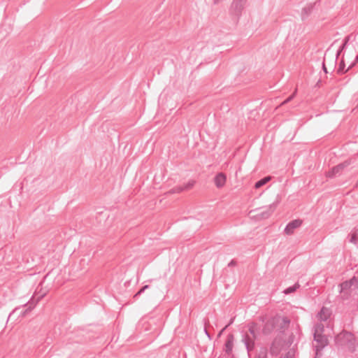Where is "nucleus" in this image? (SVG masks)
<instances>
[{
    "label": "nucleus",
    "mask_w": 358,
    "mask_h": 358,
    "mask_svg": "<svg viewBox=\"0 0 358 358\" xmlns=\"http://www.w3.org/2000/svg\"><path fill=\"white\" fill-rule=\"evenodd\" d=\"M44 294H42L35 300L34 297L32 296V298L30 299V301L24 304V307L26 308L24 310H22L20 313V315L22 317H24L28 313L31 312V310L34 308L36 304L38 302V301L43 297Z\"/></svg>",
    "instance_id": "nucleus-9"
},
{
    "label": "nucleus",
    "mask_w": 358,
    "mask_h": 358,
    "mask_svg": "<svg viewBox=\"0 0 358 358\" xmlns=\"http://www.w3.org/2000/svg\"><path fill=\"white\" fill-rule=\"evenodd\" d=\"M234 318H231V319L230 320L229 322L228 323V324H227L226 326H227V327H228L229 326H230L231 324H233V322H234Z\"/></svg>",
    "instance_id": "nucleus-33"
},
{
    "label": "nucleus",
    "mask_w": 358,
    "mask_h": 358,
    "mask_svg": "<svg viewBox=\"0 0 358 358\" xmlns=\"http://www.w3.org/2000/svg\"><path fill=\"white\" fill-rule=\"evenodd\" d=\"M350 242L356 244L357 243V236L355 234H353L350 239Z\"/></svg>",
    "instance_id": "nucleus-29"
},
{
    "label": "nucleus",
    "mask_w": 358,
    "mask_h": 358,
    "mask_svg": "<svg viewBox=\"0 0 358 358\" xmlns=\"http://www.w3.org/2000/svg\"><path fill=\"white\" fill-rule=\"evenodd\" d=\"M204 331H205L206 335V336H207L210 339H211V336H210V334L208 333V331L206 329H204Z\"/></svg>",
    "instance_id": "nucleus-34"
},
{
    "label": "nucleus",
    "mask_w": 358,
    "mask_h": 358,
    "mask_svg": "<svg viewBox=\"0 0 358 358\" xmlns=\"http://www.w3.org/2000/svg\"><path fill=\"white\" fill-rule=\"evenodd\" d=\"M234 341H235V338H234V334H229L227 336V338H226V341H225V343L224 345L223 350L225 352V354L227 355L228 356L234 357L233 348H234Z\"/></svg>",
    "instance_id": "nucleus-6"
},
{
    "label": "nucleus",
    "mask_w": 358,
    "mask_h": 358,
    "mask_svg": "<svg viewBox=\"0 0 358 358\" xmlns=\"http://www.w3.org/2000/svg\"><path fill=\"white\" fill-rule=\"evenodd\" d=\"M324 331L325 327L322 322L315 324L312 329L313 334H325Z\"/></svg>",
    "instance_id": "nucleus-16"
},
{
    "label": "nucleus",
    "mask_w": 358,
    "mask_h": 358,
    "mask_svg": "<svg viewBox=\"0 0 358 358\" xmlns=\"http://www.w3.org/2000/svg\"><path fill=\"white\" fill-rule=\"evenodd\" d=\"M338 336L342 339H345L348 342H351L354 340V335L346 331H343Z\"/></svg>",
    "instance_id": "nucleus-18"
},
{
    "label": "nucleus",
    "mask_w": 358,
    "mask_h": 358,
    "mask_svg": "<svg viewBox=\"0 0 358 358\" xmlns=\"http://www.w3.org/2000/svg\"><path fill=\"white\" fill-rule=\"evenodd\" d=\"M349 39H350V36H348L347 37L345 38L343 44L340 46L339 49L338 50V51L336 52V59H337L338 57L340 55V54L342 52V51L345 48V47L349 41Z\"/></svg>",
    "instance_id": "nucleus-22"
},
{
    "label": "nucleus",
    "mask_w": 358,
    "mask_h": 358,
    "mask_svg": "<svg viewBox=\"0 0 358 358\" xmlns=\"http://www.w3.org/2000/svg\"><path fill=\"white\" fill-rule=\"evenodd\" d=\"M271 178V176H266V177L259 180L258 181H257L255 182V187L256 189L260 188L261 187L266 185L268 181H270Z\"/></svg>",
    "instance_id": "nucleus-19"
},
{
    "label": "nucleus",
    "mask_w": 358,
    "mask_h": 358,
    "mask_svg": "<svg viewBox=\"0 0 358 358\" xmlns=\"http://www.w3.org/2000/svg\"><path fill=\"white\" fill-rule=\"evenodd\" d=\"M279 358H282V357H279Z\"/></svg>",
    "instance_id": "nucleus-37"
},
{
    "label": "nucleus",
    "mask_w": 358,
    "mask_h": 358,
    "mask_svg": "<svg viewBox=\"0 0 358 358\" xmlns=\"http://www.w3.org/2000/svg\"><path fill=\"white\" fill-rule=\"evenodd\" d=\"M232 358H235V357H234H234H232Z\"/></svg>",
    "instance_id": "nucleus-36"
},
{
    "label": "nucleus",
    "mask_w": 358,
    "mask_h": 358,
    "mask_svg": "<svg viewBox=\"0 0 358 358\" xmlns=\"http://www.w3.org/2000/svg\"><path fill=\"white\" fill-rule=\"evenodd\" d=\"M352 159H347L345 162L338 164V165L334 166L327 173V177L332 178L336 176L337 175L340 174L343 170L348 166H349L350 164H352Z\"/></svg>",
    "instance_id": "nucleus-5"
},
{
    "label": "nucleus",
    "mask_w": 358,
    "mask_h": 358,
    "mask_svg": "<svg viewBox=\"0 0 358 358\" xmlns=\"http://www.w3.org/2000/svg\"><path fill=\"white\" fill-rule=\"evenodd\" d=\"M320 1L317 0L313 3H307L306 6L303 8L301 10V17L303 21L306 20L310 15L313 13L315 7L320 4Z\"/></svg>",
    "instance_id": "nucleus-7"
},
{
    "label": "nucleus",
    "mask_w": 358,
    "mask_h": 358,
    "mask_svg": "<svg viewBox=\"0 0 358 358\" xmlns=\"http://www.w3.org/2000/svg\"><path fill=\"white\" fill-rule=\"evenodd\" d=\"M339 286L341 287L340 292H349V289L352 288V285L348 282V280L341 283Z\"/></svg>",
    "instance_id": "nucleus-21"
},
{
    "label": "nucleus",
    "mask_w": 358,
    "mask_h": 358,
    "mask_svg": "<svg viewBox=\"0 0 358 358\" xmlns=\"http://www.w3.org/2000/svg\"><path fill=\"white\" fill-rule=\"evenodd\" d=\"M313 348L315 350V358L322 357V351L329 345V338L326 334H313Z\"/></svg>",
    "instance_id": "nucleus-2"
},
{
    "label": "nucleus",
    "mask_w": 358,
    "mask_h": 358,
    "mask_svg": "<svg viewBox=\"0 0 358 358\" xmlns=\"http://www.w3.org/2000/svg\"><path fill=\"white\" fill-rule=\"evenodd\" d=\"M19 308H15L12 313H10L9 316H8V318L10 317L11 314L13 313L15 311H16L17 310H18Z\"/></svg>",
    "instance_id": "nucleus-35"
},
{
    "label": "nucleus",
    "mask_w": 358,
    "mask_h": 358,
    "mask_svg": "<svg viewBox=\"0 0 358 358\" xmlns=\"http://www.w3.org/2000/svg\"><path fill=\"white\" fill-rule=\"evenodd\" d=\"M275 329L280 334H284L288 328L290 320L287 317H274Z\"/></svg>",
    "instance_id": "nucleus-4"
},
{
    "label": "nucleus",
    "mask_w": 358,
    "mask_h": 358,
    "mask_svg": "<svg viewBox=\"0 0 358 358\" xmlns=\"http://www.w3.org/2000/svg\"><path fill=\"white\" fill-rule=\"evenodd\" d=\"M236 264V261H234V260H231V261L228 264V266H229V267H231V266H235Z\"/></svg>",
    "instance_id": "nucleus-31"
},
{
    "label": "nucleus",
    "mask_w": 358,
    "mask_h": 358,
    "mask_svg": "<svg viewBox=\"0 0 358 358\" xmlns=\"http://www.w3.org/2000/svg\"><path fill=\"white\" fill-rule=\"evenodd\" d=\"M255 358H268V349L266 347H261L256 353Z\"/></svg>",
    "instance_id": "nucleus-17"
},
{
    "label": "nucleus",
    "mask_w": 358,
    "mask_h": 358,
    "mask_svg": "<svg viewBox=\"0 0 358 358\" xmlns=\"http://www.w3.org/2000/svg\"><path fill=\"white\" fill-rule=\"evenodd\" d=\"M275 329V323L273 317L267 321V322L264 324V327L262 329L263 334L268 335L271 334Z\"/></svg>",
    "instance_id": "nucleus-15"
},
{
    "label": "nucleus",
    "mask_w": 358,
    "mask_h": 358,
    "mask_svg": "<svg viewBox=\"0 0 358 358\" xmlns=\"http://www.w3.org/2000/svg\"><path fill=\"white\" fill-rule=\"evenodd\" d=\"M322 69H323V71H324V72L325 73H328L327 67H326L325 64H324V62H323V63H322Z\"/></svg>",
    "instance_id": "nucleus-32"
},
{
    "label": "nucleus",
    "mask_w": 358,
    "mask_h": 358,
    "mask_svg": "<svg viewBox=\"0 0 358 358\" xmlns=\"http://www.w3.org/2000/svg\"><path fill=\"white\" fill-rule=\"evenodd\" d=\"M281 342L278 338H275L271 343L269 348V352L271 355L277 356L281 348Z\"/></svg>",
    "instance_id": "nucleus-12"
},
{
    "label": "nucleus",
    "mask_w": 358,
    "mask_h": 358,
    "mask_svg": "<svg viewBox=\"0 0 358 358\" xmlns=\"http://www.w3.org/2000/svg\"><path fill=\"white\" fill-rule=\"evenodd\" d=\"M247 0H233L229 7V13L230 16L238 22L245 9Z\"/></svg>",
    "instance_id": "nucleus-3"
},
{
    "label": "nucleus",
    "mask_w": 358,
    "mask_h": 358,
    "mask_svg": "<svg viewBox=\"0 0 358 358\" xmlns=\"http://www.w3.org/2000/svg\"><path fill=\"white\" fill-rule=\"evenodd\" d=\"M248 330L250 335L244 334L242 341L244 343L247 351L249 352L255 348V341L257 338L259 331L256 323H250L248 324Z\"/></svg>",
    "instance_id": "nucleus-1"
},
{
    "label": "nucleus",
    "mask_w": 358,
    "mask_h": 358,
    "mask_svg": "<svg viewBox=\"0 0 358 358\" xmlns=\"http://www.w3.org/2000/svg\"><path fill=\"white\" fill-rule=\"evenodd\" d=\"M341 299L343 300H348L350 296V293L349 292H341Z\"/></svg>",
    "instance_id": "nucleus-27"
},
{
    "label": "nucleus",
    "mask_w": 358,
    "mask_h": 358,
    "mask_svg": "<svg viewBox=\"0 0 358 358\" xmlns=\"http://www.w3.org/2000/svg\"><path fill=\"white\" fill-rule=\"evenodd\" d=\"M227 329V326H225L223 329H222L220 331V332L218 333V334H217V338H220V337L222 335L223 332H224Z\"/></svg>",
    "instance_id": "nucleus-30"
},
{
    "label": "nucleus",
    "mask_w": 358,
    "mask_h": 358,
    "mask_svg": "<svg viewBox=\"0 0 358 358\" xmlns=\"http://www.w3.org/2000/svg\"><path fill=\"white\" fill-rule=\"evenodd\" d=\"M348 282L352 285V287L358 288V277L353 276L351 279L348 280Z\"/></svg>",
    "instance_id": "nucleus-24"
},
{
    "label": "nucleus",
    "mask_w": 358,
    "mask_h": 358,
    "mask_svg": "<svg viewBox=\"0 0 358 358\" xmlns=\"http://www.w3.org/2000/svg\"><path fill=\"white\" fill-rule=\"evenodd\" d=\"M278 204V202H273V203L270 204L268 206L266 207V210L262 211L261 213V217L264 219L268 218L272 213L275 210Z\"/></svg>",
    "instance_id": "nucleus-14"
},
{
    "label": "nucleus",
    "mask_w": 358,
    "mask_h": 358,
    "mask_svg": "<svg viewBox=\"0 0 358 358\" xmlns=\"http://www.w3.org/2000/svg\"><path fill=\"white\" fill-rule=\"evenodd\" d=\"M194 180H189L186 184L183 185H179L174 187L171 189H170L167 193L168 194H176V193H180L185 190L190 189L194 185Z\"/></svg>",
    "instance_id": "nucleus-10"
},
{
    "label": "nucleus",
    "mask_w": 358,
    "mask_h": 358,
    "mask_svg": "<svg viewBox=\"0 0 358 358\" xmlns=\"http://www.w3.org/2000/svg\"><path fill=\"white\" fill-rule=\"evenodd\" d=\"M213 180L217 188H222L226 184L227 176L225 173L220 172L215 175Z\"/></svg>",
    "instance_id": "nucleus-11"
},
{
    "label": "nucleus",
    "mask_w": 358,
    "mask_h": 358,
    "mask_svg": "<svg viewBox=\"0 0 358 358\" xmlns=\"http://www.w3.org/2000/svg\"><path fill=\"white\" fill-rule=\"evenodd\" d=\"M358 62V55L355 57V60L351 63V64L348 66V70L352 68Z\"/></svg>",
    "instance_id": "nucleus-28"
},
{
    "label": "nucleus",
    "mask_w": 358,
    "mask_h": 358,
    "mask_svg": "<svg viewBox=\"0 0 358 358\" xmlns=\"http://www.w3.org/2000/svg\"><path fill=\"white\" fill-rule=\"evenodd\" d=\"M150 287L149 285H145L143 287H142L134 295V298H137L138 296H140L142 293L145 292V289H148Z\"/></svg>",
    "instance_id": "nucleus-25"
},
{
    "label": "nucleus",
    "mask_w": 358,
    "mask_h": 358,
    "mask_svg": "<svg viewBox=\"0 0 358 358\" xmlns=\"http://www.w3.org/2000/svg\"><path fill=\"white\" fill-rule=\"evenodd\" d=\"M345 62L343 60H341L339 65H338V67L337 69V73H344L345 72H347L348 70V69L345 71Z\"/></svg>",
    "instance_id": "nucleus-23"
},
{
    "label": "nucleus",
    "mask_w": 358,
    "mask_h": 358,
    "mask_svg": "<svg viewBox=\"0 0 358 358\" xmlns=\"http://www.w3.org/2000/svg\"><path fill=\"white\" fill-rule=\"evenodd\" d=\"M300 287L299 284L298 282L295 283L292 286L287 287L284 291V294H289L293 292H294L297 289H299Z\"/></svg>",
    "instance_id": "nucleus-20"
},
{
    "label": "nucleus",
    "mask_w": 358,
    "mask_h": 358,
    "mask_svg": "<svg viewBox=\"0 0 358 358\" xmlns=\"http://www.w3.org/2000/svg\"><path fill=\"white\" fill-rule=\"evenodd\" d=\"M302 220L300 219H296L290 221L286 225L284 232L287 235H292L294 234V231L296 229L299 227L302 224Z\"/></svg>",
    "instance_id": "nucleus-8"
},
{
    "label": "nucleus",
    "mask_w": 358,
    "mask_h": 358,
    "mask_svg": "<svg viewBox=\"0 0 358 358\" xmlns=\"http://www.w3.org/2000/svg\"><path fill=\"white\" fill-rule=\"evenodd\" d=\"M296 92H297V90L296 89L294 90V92L282 103V105L285 104V103L289 102L290 101H292L294 98V96H296Z\"/></svg>",
    "instance_id": "nucleus-26"
},
{
    "label": "nucleus",
    "mask_w": 358,
    "mask_h": 358,
    "mask_svg": "<svg viewBox=\"0 0 358 358\" xmlns=\"http://www.w3.org/2000/svg\"><path fill=\"white\" fill-rule=\"evenodd\" d=\"M320 322H326L330 317V312L326 307H322L316 315Z\"/></svg>",
    "instance_id": "nucleus-13"
}]
</instances>
